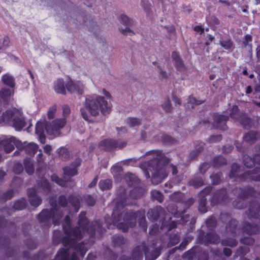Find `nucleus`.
Instances as JSON below:
<instances>
[{"label":"nucleus","instance_id":"nucleus-27","mask_svg":"<svg viewBox=\"0 0 260 260\" xmlns=\"http://www.w3.org/2000/svg\"><path fill=\"white\" fill-rule=\"evenodd\" d=\"M11 123L15 129L17 131H21L25 126L24 118L22 116L19 110V114L15 115Z\"/></svg>","mask_w":260,"mask_h":260},{"label":"nucleus","instance_id":"nucleus-26","mask_svg":"<svg viewBox=\"0 0 260 260\" xmlns=\"http://www.w3.org/2000/svg\"><path fill=\"white\" fill-rule=\"evenodd\" d=\"M236 121H239L240 124L245 129H250L253 125L252 119L245 112H242L239 115V117Z\"/></svg>","mask_w":260,"mask_h":260},{"label":"nucleus","instance_id":"nucleus-38","mask_svg":"<svg viewBox=\"0 0 260 260\" xmlns=\"http://www.w3.org/2000/svg\"><path fill=\"white\" fill-rule=\"evenodd\" d=\"M241 171L240 166L237 163H233L231 166V170L229 174V177L231 179H235V180H238Z\"/></svg>","mask_w":260,"mask_h":260},{"label":"nucleus","instance_id":"nucleus-28","mask_svg":"<svg viewBox=\"0 0 260 260\" xmlns=\"http://www.w3.org/2000/svg\"><path fill=\"white\" fill-rule=\"evenodd\" d=\"M242 230L249 235L257 234L259 232L260 228L257 224H251L248 222H245L242 227Z\"/></svg>","mask_w":260,"mask_h":260},{"label":"nucleus","instance_id":"nucleus-15","mask_svg":"<svg viewBox=\"0 0 260 260\" xmlns=\"http://www.w3.org/2000/svg\"><path fill=\"white\" fill-rule=\"evenodd\" d=\"M62 229L65 235L68 236H73L80 237V231L78 227H72V222L71 217L67 215L62 223Z\"/></svg>","mask_w":260,"mask_h":260},{"label":"nucleus","instance_id":"nucleus-63","mask_svg":"<svg viewBox=\"0 0 260 260\" xmlns=\"http://www.w3.org/2000/svg\"><path fill=\"white\" fill-rule=\"evenodd\" d=\"M51 179L52 181L61 186H65L66 185L67 181L59 178L56 174H53L51 175Z\"/></svg>","mask_w":260,"mask_h":260},{"label":"nucleus","instance_id":"nucleus-24","mask_svg":"<svg viewBox=\"0 0 260 260\" xmlns=\"http://www.w3.org/2000/svg\"><path fill=\"white\" fill-rule=\"evenodd\" d=\"M67 90L70 93H77L82 94L83 93V85L80 81L73 82L70 80L66 84Z\"/></svg>","mask_w":260,"mask_h":260},{"label":"nucleus","instance_id":"nucleus-58","mask_svg":"<svg viewBox=\"0 0 260 260\" xmlns=\"http://www.w3.org/2000/svg\"><path fill=\"white\" fill-rule=\"evenodd\" d=\"M14 196V191L13 189H10L6 192L3 193L0 196V201L6 202L8 200H11Z\"/></svg>","mask_w":260,"mask_h":260},{"label":"nucleus","instance_id":"nucleus-51","mask_svg":"<svg viewBox=\"0 0 260 260\" xmlns=\"http://www.w3.org/2000/svg\"><path fill=\"white\" fill-rule=\"evenodd\" d=\"M207 199L202 197L199 200L198 210L201 213H205L207 211Z\"/></svg>","mask_w":260,"mask_h":260},{"label":"nucleus","instance_id":"nucleus-50","mask_svg":"<svg viewBox=\"0 0 260 260\" xmlns=\"http://www.w3.org/2000/svg\"><path fill=\"white\" fill-rule=\"evenodd\" d=\"M220 242L222 246H229L231 247H234L238 244V241L236 239L232 238H228L220 241Z\"/></svg>","mask_w":260,"mask_h":260},{"label":"nucleus","instance_id":"nucleus-25","mask_svg":"<svg viewBox=\"0 0 260 260\" xmlns=\"http://www.w3.org/2000/svg\"><path fill=\"white\" fill-rule=\"evenodd\" d=\"M70 257L69 247L68 248H61L57 252L55 257L57 260H79L76 252L71 254Z\"/></svg>","mask_w":260,"mask_h":260},{"label":"nucleus","instance_id":"nucleus-57","mask_svg":"<svg viewBox=\"0 0 260 260\" xmlns=\"http://www.w3.org/2000/svg\"><path fill=\"white\" fill-rule=\"evenodd\" d=\"M219 44L225 50H231L233 47V42L230 38L227 40L221 39L219 41Z\"/></svg>","mask_w":260,"mask_h":260},{"label":"nucleus","instance_id":"nucleus-45","mask_svg":"<svg viewBox=\"0 0 260 260\" xmlns=\"http://www.w3.org/2000/svg\"><path fill=\"white\" fill-rule=\"evenodd\" d=\"M24 168L26 172L29 175L34 174L35 168L30 158H26L23 160Z\"/></svg>","mask_w":260,"mask_h":260},{"label":"nucleus","instance_id":"nucleus-47","mask_svg":"<svg viewBox=\"0 0 260 260\" xmlns=\"http://www.w3.org/2000/svg\"><path fill=\"white\" fill-rule=\"evenodd\" d=\"M68 201L69 203L74 208L75 211L77 212L80 207L79 199L74 194H71L68 197Z\"/></svg>","mask_w":260,"mask_h":260},{"label":"nucleus","instance_id":"nucleus-34","mask_svg":"<svg viewBox=\"0 0 260 260\" xmlns=\"http://www.w3.org/2000/svg\"><path fill=\"white\" fill-rule=\"evenodd\" d=\"M19 149L24 150L25 153L28 155L34 156L38 151V145L34 143H29L25 146L22 144Z\"/></svg>","mask_w":260,"mask_h":260},{"label":"nucleus","instance_id":"nucleus-44","mask_svg":"<svg viewBox=\"0 0 260 260\" xmlns=\"http://www.w3.org/2000/svg\"><path fill=\"white\" fill-rule=\"evenodd\" d=\"M2 80L5 85L11 88H14L15 86V82L14 77L8 73L2 76Z\"/></svg>","mask_w":260,"mask_h":260},{"label":"nucleus","instance_id":"nucleus-4","mask_svg":"<svg viewBox=\"0 0 260 260\" xmlns=\"http://www.w3.org/2000/svg\"><path fill=\"white\" fill-rule=\"evenodd\" d=\"M77 240L73 236H62V232L60 230H54L53 234L52 242L54 245H57L60 243L64 247H68L72 248L79 253L80 255L83 257L87 251L84 242L77 243Z\"/></svg>","mask_w":260,"mask_h":260},{"label":"nucleus","instance_id":"nucleus-2","mask_svg":"<svg viewBox=\"0 0 260 260\" xmlns=\"http://www.w3.org/2000/svg\"><path fill=\"white\" fill-rule=\"evenodd\" d=\"M84 106V107L80 109V112L83 118L87 121L89 118L86 110L93 116H97L100 112L103 114L109 113L111 110L107 101L104 97L101 96H89L86 98Z\"/></svg>","mask_w":260,"mask_h":260},{"label":"nucleus","instance_id":"nucleus-16","mask_svg":"<svg viewBox=\"0 0 260 260\" xmlns=\"http://www.w3.org/2000/svg\"><path fill=\"white\" fill-rule=\"evenodd\" d=\"M229 200L228 192L225 188H221L216 190L213 193L211 199V205L214 206L222 204Z\"/></svg>","mask_w":260,"mask_h":260},{"label":"nucleus","instance_id":"nucleus-8","mask_svg":"<svg viewBox=\"0 0 260 260\" xmlns=\"http://www.w3.org/2000/svg\"><path fill=\"white\" fill-rule=\"evenodd\" d=\"M197 242L205 246L210 244H217L220 242V237L214 232H205L203 230L199 231Z\"/></svg>","mask_w":260,"mask_h":260},{"label":"nucleus","instance_id":"nucleus-7","mask_svg":"<svg viewBox=\"0 0 260 260\" xmlns=\"http://www.w3.org/2000/svg\"><path fill=\"white\" fill-rule=\"evenodd\" d=\"M111 172L116 182H120L123 178L128 186H136L139 183V179L134 174L127 173L123 176L122 168L121 167H113L111 168Z\"/></svg>","mask_w":260,"mask_h":260},{"label":"nucleus","instance_id":"nucleus-13","mask_svg":"<svg viewBox=\"0 0 260 260\" xmlns=\"http://www.w3.org/2000/svg\"><path fill=\"white\" fill-rule=\"evenodd\" d=\"M260 167L254 168L251 170H248L241 174L239 181L242 182H260Z\"/></svg>","mask_w":260,"mask_h":260},{"label":"nucleus","instance_id":"nucleus-61","mask_svg":"<svg viewBox=\"0 0 260 260\" xmlns=\"http://www.w3.org/2000/svg\"><path fill=\"white\" fill-rule=\"evenodd\" d=\"M58 155L61 159L63 161L67 160L70 157V153L68 149L61 147L58 151Z\"/></svg>","mask_w":260,"mask_h":260},{"label":"nucleus","instance_id":"nucleus-30","mask_svg":"<svg viewBox=\"0 0 260 260\" xmlns=\"http://www.w3.org/2000/svg\"><path fill=\"white\" fill-rule=\"evenodd\" d=\"M117 195L119 198L117 202L116 207L121 206L122 207H125L127 205V196L126 189L123 187H120L117 192Z\"/></svg>","mask_w":260,"mask_h":260},{"label":"nucleus","instance_id":"nucleus-46","mask_svg":"<svg viewBox=\"0 0 260 260\" xmlns=\"http://www.w3.org/2000/svg\"><path fill=\"white\" fill-rule=\"evenodd\" d=\"M205 224L209 230L214 232L217 225V219L213 215L211 216L206 219Z\"/></svg>","mask_w":260,"mask_h":260},{"label":"nucleus","instance_id":"nucleus-9","mask_svg":"<svg viewBox=\"0 0 260 260\" xmlns=\"http://www.w3.org/2000/svg\"><path fill=\"white\" fill-rule=\"evenodd\" d=\"M182 257L186 260H208V253L198 247H193L184 253Z\"/></svg>","mask_w":260,"mask_h":260},{"label":"nucleus","instance_id":"nucleus-49","mask_svg":"<svg viewBox=\"0 0 260 260\" xmlns=\"http://www.w3.org/2000/svg\"><path fill=\"white\" fill-rule=\"evenodd\" d=\"M210 178L212 181V184L214 185L219 184L223 179V175L221 172H218L216 173L212 174Z\"/></svg>","mask_w":260,"mask_h":260},{"label":"nucleus","instance_id":"nucleus-41","mask_svg":"<svg viewBox=\"0 0 260 260\" xmlns=\"http://www.w3.org/2000/svg\"><path fill=\"white\" fill-rule=\"evenodd\" d=\"M226 164L227 160L226 158L221 155L214 157L212 161V165L214 168H219Z\"/></svg>","mask_w":260,"mask_h":260},{"label":"nucleus","instance_id":"nucleus-43","mask_svg":"<svg viewBox=\"0 0 260 260\" xmlns=\"http://www.w3.org/2000/svg\"><path fill=\"white\" fill-rule=\"evenodd\" d=\"M144 193V189L140 186H135L130 191L129 196L133 199H137L143 196Z\"/></svg>","mask_w":260,"mask_h":260},{"label":"nucleus","instance_id":"nucleus-40","mask_svg":"<svg viewBox=\"0 0 260 260\" xmlns=\"http://www.w3.org/2000/svg\"><path fill=\"white\" fill-rule=\"evenodd\" d=\"M125 243V239L122 235H114L112 237V245L114 247L122 248Z\"/></svg>","mask_w":260,"mask_h":260},{"label":"nucleus","instance_id":"nucleus-17","mask_svg":"<svg viewBox=\"0 0 260 260\" xmlns=\"http://www.w3.org/2000/svg\"><path fill=\"white\" fill-rule=\"evenodd\" d=\"M66 123L67 120L64 118L56 119L51 123L46 125V132L50 135L55 136L58 134L60 129L64 127Z\"/></svg>","mask_w":260,"mask_h":260},{"label":"nucleus","instance_id":"nucleus-33","mask_svg":"<svg viewBox=\"0 0 260 260\" xmlns=\"http://www.w3.org/2000/svg\"><path fill=\"white\" fill-rule=\"evenodd\" d=\"M12 94H13V92H12L10 89L3 88L1 89L0 99L2 101V103L4 105H7L9 104Z\"/></svg>","mask_w":260,"mask_h":260},{"label":"nucleus","instance_id":"nucleus-14","mask_svg":"<svg viewBox=\"0 0 260 260\" xmlns=\"http://www.w3.org/2000/svg\"><path fill=\"white\" fill-rule=\"evenodd\" d=\"M22 145L20 141L17 140L14 137H11L9 139H6L0 141V149H4L5 152L8 153L14 149V146L19 149Z\"/></svg>","mask_w":260,"mask_h":260},{"label":"nucleus","instance_id":"nucleus-48","mask_svg":"<svg viewBox=\"0 0 260 260\" xmlns=\"http://www.w3.org/2000/svg\"><path fill=\"white\" fill-rule=\"evenodd\" d=\"M27 204V202L26 199L22 198L14 202L13 208L15 210H22L26 208Z\"/></svg>","mask_w":260,"mask_h":260},{"label":"nucleus","instance_id":"nucleus-60","mask_svg":"<svg viewBox=\"0 0 260 260\" xmlns=\"http://www.w3.org/2000/svg\"><path fill=\"white\" fill-rule=\"evenodd\" d=\"M104 254L107 260H116L117 258V254L109 248L105 249Z\"/></svg>","mask_w":260,"mask_h":260},{"label":"nucleus","instance_id":"nucleus-31","mask_svg":"<svg viewBox=\"0 0 260 260\" xmlns=\"http://www.w3.org/2000/svg\"><path fill=\"white\" fill-rule=\"evenodd\" d=\"M38 188L41 189V191L45 194H48L51 191V185L49 181L44 177L37 183Z\"/></svg>","mask_w":260,"mask_h":260},{"label":"nucleus","instance_id":"nucleus-6","mask_svg":"<svg viewBox=\"0 0 260 260\" xmlns=\"http://www.w3.org/2000/svg\"><path fill=\"white\" fill-rule=\"evenodd\" d=\"M132 212V210H124L119 212L114 209L112 215V223L114 226H116L118 230L123 232H127L130 228H132L136 225V222L133 219H128L126 217V214Z\"/></svg>","mask_w":260,"mask_h":260},{"label":"nucleus","instance_id":"nucleus-54","mask_svg":"<svg viewBox=\"0 0 260 260\" xmlns=\"http://www.w3.org/2000/svg\"><path fill=\"white\" fill-rule=\"evenodd\" d=\"M242 112H243V111H240L238 106L235 105H234L230 110V116L236 121L238 119L239 115H240Z\"/></svg>","mask_w":260,"mask_h":260},{"label":"nucleus","instance_id":"nucleus-19","mask_svg":"<svg viewBox=\"0 0 260 260\" xmlns=\"http://www.w3.org/2000/svg\"><path fill=\"white\" fill-rule=\"evenodd\" d=\"M212 117L213 120V125L215 128L222 131H225L228 128L226 122L229 119L228 116L215 113Z\"/></svg>","mask_w":260,"mask_h":260},{"label":"nucleus","instance_id":"nucleus-22","mask_svg":"<svg viewBox=\"0 0 260 260\" xmlns=\"http://www.w3.org/2000/svg\"><path fill=\"white\" fill-rule=\"evenodd\" d=\"M81 159L80 158H76L69 166H66L63 168L64 176L73 177L78 173L77 168L81 164Z\"/></svg>","mask_w":260,"mask_h":260},{"label":"nucleus","instance_id":"nucleus-36","mask_svg":"<svg viewBox=\"0 0 260 260\" xmlns=\"http://www.w3.org/2000/svg\"><path fill=\"white\" fill-rule=\"evenodd\" d=\"M66 87L62 79H58L54 83V89L58 94L65 95L66 94Z\"/></svg>","mask_w":260,"mask_h":260},{"label":"nucleus","instance_id":"nucleus-10","mask_svg":"<svg viewBox=\"0 0 260 260\" xmlns=\"http://www.w3.org/2000/svg\"><path fill=\"white\" fill-rule=\"evenodd\" d=\"M143 253H144L146 258H147L148 257V248L147 246L139 245L133 249L131 257L122 255L118 260H142Z\"/></svg>","mask_w":260,"mask_h":260},{"label":"nucleus","instance_id":"nucleus-29","mask_svg":"<svg viewBox=\"0 0 260 260\" xmlns=\"http://www.w3.org/2000/svg\"><path fill=\"white\" fill-rule=\"evenodd\" d=\"M258 137V133L256 131L250 130L246 133L243 136V141L249 144L256 142Z\"/></svg>","mask_w":260,"mask_h":260},{"label":"nucleus","instance_id":"nucleus-37","mask_svg":"<svg viewBox=\"0 0 260 260\" xmlns=\"http://www.w3.org/2000/svg\"><path fill=\"white\" fill-rule=\"evenodd\" d=\"M171 217H169L168 220L163 219L161 221L160 226L161 229H166L167 231H170L177 227L178 222L175 221H171Z\"/></svg>","mask_w":260,"mask_h":260},{"label":"nucleus","instance_id":"nucleus-42","mask_svg":"<svg viewBox=\"0 0 260 260\" xmlns=\"http://www.w3.org/2000/svg\"><path fill=\"white\" fill-rule=\"evenodd\" d=\"M204 185L203 178L201 177H194L188 181V185L192 186L194 188H199Z\"/></svg>","mask_w":260,"mask_h":260},{"label":"nucleus","instance_id":"nucleus-59","mask_svg":"<svg viewBox=\"0 0 260 260\" xmlns=\"http://www.w3.org/2000/svg\"><path fill=\"white\" fill-rule=\"evenodd\" d=\"M126 124L129 127H134L141 124V119L135 117H128L126 120Z\"/></svg>","mask_w":260,"mask_h":260},{"label":"nucleus","instance_id":"nucleus-39","mask_svg":"<svg viewBox=\"0 0 260 260\" xmlns=\"http://www.w3.org/2000/svg\"><path fill=\"white\" fill-rule=\"evenodd\" d=\"M195 150L189 153V157L191 160L195 159L204 149L205 143L198 141L195 143Z\"/></svg>","mask_w":260,"mask_h":260},{"label":"nucleus","instance_id":"nucleus-21","mask_svg":"<svg viewBox=\"0 0 260 260\" xmlns=\"http://www.w3.org/2000/svg\"><path fill=\"white\" fill-rule=\"evenodd\" d=\"M165 213L164 208L160 206H156L148 210L147 217L150 220L155 221L157 220L160 216L165 215Z\"/></svg>","mask_w":260,"mask_h":260},{"label":"nucleus","instance_id":"nucleus-56","mask_svg":"<svg viewBox=\"0 0 260 260\" xmlns=\"http://www.w3.org/2000/svg\"><path fill=\"white\" fill-rule=\"evenodd\" d=\"M180 241V236L177 234H172L169 236V241L168 243V246L172 247L177 244Z\"/></svg>","mask_w":260,"mask_h":260},{"label":"nucleus","instance_id":"nucleus-64","mask_svg":"<svg viewBox=\"0 0 260 260\" xmlns=\"http://www.w3.org/2000/svg\"><path fill=\"white\" fill-rule=\"evenodd\" d=\"M120 18L121 23L127 26H131L134 22L132 19H130L125 14L120 15Z\"/></svg>","mask_w":260,"mask_h":260},{"label":"nucleus","instance_id":"nucleus-18","mask_svg":"<svg viewBox=\"0 0 260 260\" xmlns=\"http://www.w3.org/2000/svg\"><path fill=\"white\" fill-rule=\"evenodd\" d=\"M234 194H238V197L240 199L244 200L249 197L255 196L256 192L253 187L247 186L244 188L235 187L233 190Z\"/></svg>","mask_w":260,"mask_h":260},{"label":"nucleus","instance_id":"nucleus-53","mask_svg":"<svg viewBox=\"0 0 260 260\" xmlns=\"http://www.w3.org/2000/svg\"><path fill=\"white\" fill-rule=\"evenodd\" d=\"M100 189L102 190L110 189L112 186V182L111 180L107 179L101 180L99 184Z\"/></svg>","mask_w":260,"mask_h":260},{"label":"nucleus","instance_id":"nucleus-52","mask_svg":"<svg viewBox=\"0 0 260 260\" xmlns=\"http://www.w3.org/2000/svg\"><path fill=\"white\" fill-rule=\"evenodd\" d=\"M151 197L153 201H157L159 203H162L164 200V196L158 190H153L151 192Z\"/></svg>","mask_w":260,"mask_h":260},{"label":"nucleus","instance_id":"nucleus-62","mask_svg":"<svg viewBox=\"0 0 260 260\" xmlns=\"http://www.w3.org/2000/svg\"><path fill=\"white\" fill-rule=\"evenodd\" d=\"M253 157L248 155H244L243 156V162L247 168H252L254 166Z\"/></svg>","mask_w":260,"mask_h":260},{"label":"nucleus","instance_id":"nucleus-12","mask_svg":"<svg viewBox=\"0 0 260 260\" xmlns=\"http://www.w3.org/2000/svg\"><path fill=\"white\" fill-rule=\"evenodd\" d=\"M126 216L128 217V219H133V221L137 223L136 220L138 218V223L143 232H146L147 230V224L145 218V212L144 210H138L134 212L132 210V212L127 213Z\"/></svg>","mask_w":260,"mask_h":260},{"label":"nucleus","instance_id":"nucleus-32","mask_svg":"<svg viewBox=\"0 0 260 260\" xmlns=\"http://www.w3.org/2000/svg\"><path fill=\"white\" fill-rule=\"evenodd\" d=\"M44 124L41 122H37L36 125L35 133L39 136L40 142L42 144L46 142V137L44 134V128L46 129Z\"/></svg>","mask_w":260,"mask_h":260},{"label":"nucleus","instance_id":"nucleus-20","mask_svg":"<svg viewBox=\"0 0 260 260\" xmlns=\"http://www.w3.org/2000/svg\"><path fill=\"white\" fill-rule=\"evenodd\" d=\"M247 215L249 218L258 219L260 222V205L257 201L250 202Z\"/></svg>","mask_w":260,"mask_h":260},{"label":"nucleus","instance_id":"nucleus-11","mask_svg":"<svg viewBox=\"0 0 260 260\" xmlns=\"http://www.w3.org/2000/svg\"><path fill=\"white\" fill-rule=\"evenodd\" d=\"M126 142H120L113 139H105L100 143V146L107 151H111L116 149H122L125 147Z\"/></svg>","mask_w":260,"mask_h":260},{"label":"nucleus","instance_id":"nucleus-3","mask_svg":"<svg viewBox=\"0 0 260 260\" xmlns=\"http://www.w3.org/2000/svg\"><path fill=\"white\" fill-rule=\"evenodd\" d=\"M78 227L81 233L80 237L78 236H74L76 240H81L85 232L89 234L91 238L94 237L96 232L98 233L99 238H101L106 232V230L103 228L102 222L100 220H95L90 223L88 218L86 217V212L81 211L78 215L77 221Z\"/></svg>","mask_w":260,"mask_h":260},{"label":"nucleus","instance_id":"nucleus-5","mask_svg":"<svg viewBox=\"0 0 260 260\" xmlns=\"http://www.w3.org/2000/svg\"><path fill=\"white\" fill-rule=\"evenodd\" d=\"M49 202L52 207L43 209L37 216L39 222L47 227L50 225L51 220L54 224L59 225L63 215V211L57 207L56 201L50 200Z\"/></svg>","mask_w":260,"mask_h":260},{"label":"nucleus","instance_id":"nucleus-55","mask_svg":"<svg viewBox=\"0 0 260 260\" xmlns=\"http://www.w3.org/2000/svg\"><path fill=\"white\" fill-rule=\"evenodd\" d=\"M161 140L162 144L166 145L174 144L176 142V140L173 137L166 134H162L161 135Z\"/></svg>","mask_w":260,"mask_h":260},{"label":"nucleus","instance_id":"nucleus-23","mask_svg":"<svg viewBox=\"0 0 260 260\" xmlns=\"http://www.w3.org/2000/svg\"><path fill=\"white\" fill-rule=\"evenodd\" d=\"M19 114V110L16 108L7 109L0 116V123L10 124L16 114Z\"/></svg>","mask_w":260,"mask_h":260},{"label":"nucleus","instance_id":"nucleus-35","mask_svg":"<svg viewBox=\"0 0 260 260\" xmlns=\"http://www.w3.org/2000/svg\"><path fill=\"white\" fill-rule=\"evenodd\" d=\"M238 221L235 219H231L225 225V231L234 236L236 234Z\"/></svg>","mask_w":260,"mask_h":260},{"label":"nucleus","instance_id":"nucleus-1","mask_svg":"<svg viewBox=\"0 0 260 260\" xmlns=\"http://www.w3.org/2000/svg\"><path fill=\"white\" fill-rule=\"evenodd\" d=\"M147 155L152 154L154 157L148 161V169L144 171L146 178H150L149 171L152 173L151 182L157 185L168 176L165 166L170 162V159L162 150H152L146 153Z\"/></svg>","mask_w":260,"mask_h":260}]
</instances>
